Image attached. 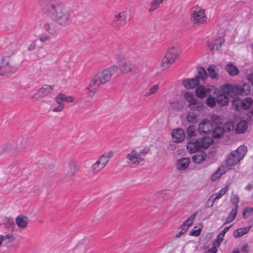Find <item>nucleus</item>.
Here are the masks:
<instances>
[{"instance_id": "1", "label": "nucleus", "mask_w": 253, "mask_h": 253, "mask_svg": "<svg viewBox=\"0 0 253 253\" xmlns=\"http://www.w3.org/2000/svg\"><path fill=\"white\" fill-rule=\"evenodd\" d=\"M40 6L59 26L65 27L71 24V13L61 0H41Z\"/></svg>"}, {"instance_id": "2", "label": "nucleus", "mask_w": 253, "mask_h": 253, "mask_svg": "<svg viewBox=\"0 0 253 253\" xmlns=\"http://www.w3.org/2000/svg\"><path fill=\"white\" fill-rule=\"evenodd\" d=\"M119 68V67L117 65H112L98 72L92 78L90 83L86 88L88 90V96H93L100 85L110 81L113 75L118 72Z\"/></svg>"}, {"instance_id": "3", "label": "nucleus", "mask_w": 253, "mask_h": 253, "mask_svg": "<svg viewBox=\"0 0 253 253\" xmlns=\"http://www.w3.org/2000/svg\"><path fill=\"white\" fill-rule=\"evenodd\" d=\"M220 89L223 94L216 96V102L221 106H224L229 101V99L225 94L230 96L247 95L250 93L251 85L249 83H245L242 85L226 84L222 85Z\"/></svg>"}, {"instance_id": "4", "label": "nucleus", "mask_w": 253, "mask_h": 253, "mask_svg": "<svg viewBox=\"0 0 253 253\" xmlns=\"http://www.w3.org/2000/svg\"><path fill=\"white\" fill-rule=\"evenodd\" d=\"M19 65V61L15 55L3 56L1 58L0 65V75L8 76L14 73L17 71Z\"/></svg>"}, {"instance_id": "5", "label": "nucleus", "mask_w": 253, "mask_h": 253, "mask_svg": "<svg viewBox=\"0 0 253 253\" xmlns=\"http://www.w3.org/2000/svg\"><path fill=\"white\" fill-rule=\"evenodd\" d=\"M212 142L211 137L204 136L198 139H191L187 143V149L191 153L207 148Z\"/></svg>"}, {"instance_id": "6", "label": "nucleus", "mask_w": 253, "mask_h": 253, "mask_svg": "<svg viewBox=\"0 0 253 253\" xmlns=\"http://www.w3.org/2000/svg\"><path fill=\"white\" fill-rule=\"evenodd\" d=\"M247 152V148L245 145L240 146L236 150L232 151L226 160L227 166H233L239 163L243 159Z\"/></svg>"}, {"instance_id": "7", "label": "nucleus", "mask_w": 253, "mask_h": 253, "mask_svg": "<svg viewBox=\"0 0 253 253\" xmlns=\"http://www.w3.org/2000/svg\"><path fill=\"white\" fill-rule=\"evenodd\" d=\"M190 20L192 24L195 25L206 24L207 17L205 10L199 6L193 7L190 13Z\"/></svg>"}, {"instance_id": "8", "label": "nucleus", "mask_w": 253, "mask_h": 253, "mask_svg": "<svg viewBox=\"0 0 253 253\" xmlns=\"http://www.w3.org/2000/svg\"><path fill=\"white\" fill-rule=\"evenodd\" d=\"M179 54L177 49L174 46L171 47L162 59L160 64L161 69L162 70L167 69L175 62Z\"/></svg>"}, {"instance_id": "9", "label": "nucleus", "mask_w": 253, "mask_h": 253, "mask_svg": "<svg viewBox=\"0 0 253 253\" xmlns=\"http://www.w3.org/2000/svg\"><path fill=\"white\" fill-rule=\"evenodd\" d=\"M80 169L78 161L75 159H71L68 164L67 169L65 171V177L72 178L76 174Z\"/></svg>"}, {"instance_id": "10", "label": "nucleus", "mask_w": 253, "mask_h": 253, "mask_svg": "<svg viewBox=\"0 0 253 253\" xmlns=\"http://www.w3.org/2000/svg\"><path fill=\"white\" fill-rule=\"evenodd\" d=\"M129 17V13L126 11H124L116 15L114 20L111 23L113 27L116 29H119L121 27L124 26L126 23V21Z\"/></svg>"}, {"instance_id": "11", "label": "nucleus", "mask_w": 253, "mask_h": 253, "mask_svg": "<svg viewBox=\"0 0 253 253\" xmlns=\"http://www.w3.org/2000/svg\"><path fill=\"white\" fill-rule=\"evenodd\" d=\"M54 88V85L44 84L34 94L33 98L38 99L40 98L45 97L51 93Z\"/></svg>"}, {"instance_id": "12", "label": "nucleus", "mask_w": 253, "mask_h": 253, "mask_svg": "<svg viewBox=\"0 0 253 253\" xmlns=\"http://www.w3.org/2000/svg\"><path fill=\"white\" fill-rule=\"evenodd\" d=\"M128 162L133 165H139L140 163L144 161V158L139 155V154L135 149H132L130 153L126 156Z\"/></svg>"}, {"instance_id": "13", "label": "nucleus", "mask_w": 253, "mask_h": 253, "mask_svg": "<svg viewBox=\"0 0 253 253\" xmlns=\"http://www.w3.org/2000/svg\"><path fill=\"white\" fill-rule=\"evenodd\" d=\"M211 92L215 93V89L213 86L204 87L203 85H199L197 87L195 90L196 96L200 98H203L206 95H209Z\"/></svg>"}, {"instance_id": "14", "label": "nucleus", "mask_w": 253, "mask_h": 253, "mask_svg": "<svg viewBox=\"0 0 253 253\" xmlns=\"http://www.w3.org/2000/svg\"><path fill=\"white\" fill-rule=\"evenodd\" d=\"M213 126L211 122L208 120H204L199 125L198 131L201 134L206 135L211 132Z\"/></svg>"}, {"instance_id": "15", "label": "nucleus", "mask_w": 253, "mask_h": 253, "mask_svg": "<svg viewBox=\"0 0 253 253\" xmlns=\"http://www.w3.org/2000/svg\"><path fill=\"white\" fill-rule=\"evenodd\" d=\"M172 138L175 142H181L185 138V133L181 128L173 129L171 133Z\"/></svg>"}, {"instance_id": "16", "label": "nucleus", "mask_w": 253, "mask_h": 253, "mask_svg": "<svg viewBox=\"0 0 253 253\" xmlns=\"http://www.w3.org/2000/svg\"><path fill=\"white\" fill-rule=\"evenodd\" d=\"M74 99L71 96H66L63 93H59L55 97V101L58 105H64L63 102H72Z\"/></svg>"}, {"instance_id": "17", "label": "nucleus", "mask_w": 253, "mask_h": 253, "mask_svg": "<svg viewBox=\"0 0 253 253\" xmlns=\"http://www.w3.org/2000/svg\"><path fill=\"white\" fill-rule=\"evenodd\" d=\"M208 74L207 71L203 67H199L198 68V73L194 78L197 80V83L199 84L201 81L204 82L208 78Z\"/></svg>"}, {"instance_id": "18", "label": "nucleus", "mask_w": 253, "mask_h": 253, "mask_svg": "<svg viewBox=\"0 0 253 253\" xmlns=\"http://www.w3.org/2000/svg\"><path fill=\"white\" fill-rule=\"evenodd\" d=\"M197 215V212L193 213L181 226V233H185L188 227L193 224V220Z\"/></svg>"}, {"instance_id": "19", "label": "nucleus", "mask_w": 253, "mask_h": 253, "mask_svg": "<svg viewBox=\"0 0 253 253\" xmlns=\"http://www.w3.org/2000/svg\"><path fill=\"white\" fill-rule=\"evenodd\" d=\"M197 215V212L193 213L181 226V233H185L188 227L193 224V220Z\"/></svg>"}, {"instance_id": "20", "label": "nucleus", "mask_w": 253, "mask_h": 253, "mask_svg": "<svg viewBox=\"0 0 253 253\" xmlns=\"http://www.w3.org/2000/svg\"><path fill=\"white\" fill-rule=\"evenodd\" d=\"M44 30L50 35H55L58 31V27L53 22H46L44 24Z\"/></svg>"}, {"instance_id": "21", "label": "nucleus", "mask_w": 253, "mask_h": 253, "mask_svg": "<svg viewBox=\"0 0 253 253\" xmlns=\"http://www.w3.org/2000/svg\"><path fill=\"white\" fill-rule=\"evenodd\" d=\"M134 66L130 62H123L120 65V69L122 73L127 74L134 71Z\"/></svg>"}, {"instance_id": "22", "label": "nucleus", "mask_w": 253, "mask_h": 253, "mask_svg": "<svg viewBox=\"0 0 253 253\" xmlns=\"http://www.w3.org/2000/svg\"><path fill=\"white\" fill-rule=\"evenodd\" d=\"M204 103L196 100L194 103H191L188 105V108L193 111L200 112L203 109Z\"/></svg>"}, {"instance_id": "23", "label": "nucleus", "mask_w": 253, "mask_h": 253, "mask_svg": "<svg viewBox=\"0 0 253 253\" xmlns=\"http://www.w3.org/2000/svg\"><path fill=\"white\" fill-rule=\"evenodd\" d=\"M28 222V218L22 215H18L15 219L16 224L21 229L25 228L27 225Z\"/></svg>"}, {"instance_id": "24", "label": "nucleus", "mask_w": 253, "mask_h": 253, "mask_svg": "<svg viewBox=\"0 0 253 253\" xmlns=\"http://www.w3.org/2000/svg\"><path fill=\"white\" fill-rule=\"evenodd\" d=\"M248 128L247 121L244 120L240 121L237 123L235 128V131L237 134L243 133Z\"/></svg>"}, {"instance_id": "25", "label": "nucleus", "mask_w": 253, "mask_h": 253, "mask_svg": "<svg viewBox=\"0 0 253 253\" xmlns=\"http://www.w3.org/2000/svg\"><path fill=\"white\" fill-rule=\"evenodd\" d=\"M252 226H248L247 227L240 228L235 230L234 232L233 236L235 238H237L243 236V235L247 234L251 228Z\"/></svg>"}, {"instance_id": "26", "label": "nucleus", "mask_w": 253, "mask_h": 253, "mask_svg": "<svg viewBox=\"0 0 253 253\" xmlns=\"http://www.w3.org/2000/svg\"><path fill=\"white\" fill-rule=\"evenodd\" d=\"M182 84L187 89L194 88L197 86L199 84L197 83V80H195L194 78L189 79H186L183 81Z\"/></svg>"}, {"instance_id": "27", "label": "nucleus", "mask_w": 253, "mask_h": 253, "mask_svg": "<svg viewBox=\"0 0 253 253\" xmlns=\"http://www.w3.org/2000/svg\"><path fill=\"white\" fill-rule=\"evenodd\" d=\"M190 160L188 158H183L178 160L177 162V168L179 170L185 169L189 165Z\"/></svg>"}, {"instance_id": "28", "label": "nucleus", "mask_w": 253, "mask_h": 253, "mask_svg": "<svg viewBox=\"0 0 253 253\" xmlns=\"http://www.w3.org/2000/svg\"><path fill=\"white\" fill-rule=\"evenodd\" d=\"M114 152L113 151H109L106 153L102 155L98 159L102 165L105 167L107 164L108 163L109 160L113 157Z\"/></svg>"}, {"instance_id": "29", "label": "nucleus", "mask_w": 253, "mask_h": 253, "mask_svg": "<svg viewBox=\"0 0 253 253\" xmlns=\"http://www.w3.org/2000/svg\"><path fill=\"white\" fill-rule=\"evenodd\" d=\"M163 0H153L150 2L148 9L149 12L151 13L157 10L163 3Z\"/></svg>"}, {"instance_id": "30", "label": "nucleus", "mask_w": 253, "mask_h": 253, "mask_svg": "<svg viewBox=\"0 0 253 253\" xmlns=\"http://www.w3.org/2000/svg\"><path fill=\"white\" fill-rule=\"evenodd\" d=\"M228 186L226 185L224 187L221 188L217 193H215L211 196V198L212 199V203L211 206L213 205L214 202L220 199L223 195H224L228 190Z\"/></svg>"}, {"instance_id": "31", "label": "nucleus", "mask_w": 253, "mask_h": 253, "mask_svg": "<svg viewBox=\"0 0 253 253\" xmlns=\"http://www.w3.org/2000/svg\"><path fill=\"white\" fill-rule=\"evenodd\" d=\"M207 158V155L204 152H201L199 154L194 155L192 157L193 161L194 163L200 164L203 162Z\"/></svg>"}, {"instance_id": "32", "label": "nucleus", "mask_w": 253, "mask_h": 253, "mask_svg": "<svg viewBox=\"0 0 253 253\" xmlns=\"http://www.w3.org/2000/svg\"><path fill=\"white\" fill-rule=\"evenodd\" d=\"M224 132L223 127L219 126H215L211 131V135L213 138H219L221 137Z\"/></svg>"}, {"instance_id": "33", "label": "nucleus", "mask_w": 253, "mask_h": 253, "mask_svg": "<svg viewBox=\"0 0 253 253\" xmlns=\"http://www.w3.org/2000/svg\"><path fill=\"white\" fill-rule=\"evenodd\" d=\"M207 70L209 72V76L212 79H217V77L218 76V72L217 70H216V67L215 65H210Z\"/></svg>"}, {"instance_id": "34", "label": "nucleus", "mask_w": 253, "mask_h": 253, "mask_svg": "<svg viewBox=\"0 0 253 253\" xmlns=\"http://www.w3.org/2000/svg\"><path fill=\"white\" fill-rule=\"evenodd\" d=\"M225 70L231 76L237 75L239 72L237 68L232 64H227L225 67Z\"/></svg>"}, {"instance_id": "35", "label": "nucleus", "mask_w": 253, "mask_h": 253, "mask_svg": "<svg viewBox=\"0 0 253 253\" xmlns=\"http://www.w3.org/2000/svg\"><path fill=\"white\" fill-rule=\"evenodd\" d=\"M170 107L174 111H179L182 109L183 103L182 101H174L170 103Z\"/></svg>"}, {"instance_id": "36", "label": "nucleus", "mask_w": 253, "mask_h": 253, "mask_svg": "<svg viewBox=\"0 0 253 253\" xmlns=\"http://www.w3.org/2000/svg\"><path fill=\"white\" fill-rule=\"evenodd\" d=\"M104 167L102 165L98 159L94 163L91 167V171L93 173H97L104 169Z\"/></svg>"}, {"instance_id": "37", "label": "nucleus", "mask_w": 253, "mask_h": 253, "mask_svg": "<svg viewBox=\"0 0 253 253\" xmlns=\"http://www.w3.org/2000/svg\"><path fill=\"white\" fill-rule=\"evenodd\" d=\"M226 172L224 167H220L213 173L211 177L212 181H214L218 178L221 175L224 174Z\"/></svg>"}, {"instance_id": "38", "label": "nucleus", "mask_w": 253, "mask_h": 253, "mask_svg": "<svg viewBox=\"0 0 253 253\" xmlns=\"http://www.w3.org/2000/svg\"><path fill=\"white\" fill-rule=\"evenodd\" d=\"M242 100L238 97H235L232 101V106L233 108L236 110L239 111L241 109Z\"/></svg>"}, {"instance_id": "39", "label": "nucleus", "mask_w": 253, "mask_h": 253, "mask_svg": "<svg viewBox=\"0 0 253 253\" xmlns=\"http://www.w3.org/2000/svg\"><path fill=\"white\" fill-rule=\"evenodd\" d=\"M253 102V100L251 97H247L245 99L242 100L241 109H249Z\"/></svg>"}, {"instance_id": "40", "label": "nucleus", "mask_w": 253, "mask_h": 253, "mask_svg": "<svg viewBox=\"0 0 253 253\" xmlns=\"http://www.w3.org/2000/svg\"><path fill=\"white\" fill-rule=\"evenodd\" d=\"M160 89V86L158 84L152 86L147 92L145 93V96L148 97L152 95L156 94Z\"/></svg>"}, {"instance_id": "41", "label": "nucleus", "mask_w": 253, "mask_h": 253, "mask_svg": "<svg viewBox=\"0 0 253 253\" xmlns=\"http://www.w3.org/2000/svg\"><path fill=\"white\" fill-rule=\"evenodd\" d=\"M198 115L193 112H189L186 115V120L190 124H195L198 121Z\"/></svg>"}, {"instance_id": "42", "label": "nucleus", "mask_w": 253, "mask_h": 253, "mask_svg": "<svg viewBox=\"0 0 253 253\" xmlns=\"http://www.w3.org/2000/svg\"><path fill=\"white\" fill-rule=\"evenodd\" d=\"M13 231H8V232H4L2 235L3 241H6L7 243L12 242L14 240V237L13 236Z\"/></svg>"}, {"instance_id": "43", "label": "nucleus", "mask_w": 253, "mask_h": 253, "mask_svg": "<svg viewBox=\"0 0 253 253\" xmlns=\"http://www.w3.org/2000/svg\"><path fill=\"white\" fill-rule=\"evenodd\" d=\"M237 213V209H233L229 213L224 224H227L232 221L235 218Z\"/></svg>"}, {"instance_id": "44", "label": "nucleus", "mask_w": 253, "mask_h": 253, "mask_svg": "<svg viewBox=\"0 0 253 253\" xmlns=\"http://www.w3.org/2000/svg\"><path fill=\"white\" fill-rule=\"evenodd\" d=\"M253 214V207H246L244 209L243 211V217L244 219L249 218L251 215Z\"/></svg>"}, {"instance_id": "45", "label": "nucleus", "mask_w": 253, "mask_h": 253, "mask_svg": "<svg viewBox=\"0 0 253 253\" xmlns=\"http://www.w3.org/2000/svg\"><path fill=\"white\" fill-rule=\"evenodd\" d=\"M184 98L188 102V104L194 103L197 100L194 94L190 92L185 93Z\"/></svg>"}, {"instance_id": "46", "label": "nucleus", "mask_w": 253, "mask_h": 253, "mask_svg": "<svg viewBox=\"0 0 253 253\" xmlns=\"http://www.w3.org/2000/svg\"><path fill=\"white\" fill-rule=\"evenodd\" d=\"M224 42V39L221 37H219L215 40L214 44L211 48V50H212L214 48L218 50Z\"/></svg>"}, {"instance_id": "47", "label": "nucleus", "mask_w": 253, "mask_h": 253, "mask_svg": "<svg viewBox=\"0 0 253 253\" xmlns=\"http://www.w3.org/2000/svg\"><path fill=\"white\" fill-rule=\"evenodd\" d=\"M220 246V242L218 240H214L212 242V247L208 251V253H216L217 247Z\"/></svg>"}, {"instance_id": "48", "label": "nucleus", "mask_w": 253, "mask_h": 253, "mask_svg": "<svg viewBox=\"0 0 253 253\" xmlns=\"http://www.w3.org/2000/svg\"><path fill=\"white\" fill-rule=\"evenodd\" d=\"M209 95V97L207 98L206 100L207 104L209 106L213 107L215 105L216 100L215 98L213 97H212L210 94Z\"/></svg>"}, {"instance_id": "49", "label": "nucleus", "mask_w": 253, "mask_h": 253, "mask_svg": "<svg viewBox=\"0 0 253 253\" xmlns=\"http://www.w3.org/2000/svg\"><path fill=\"white\" fill-rule=\"evenodd\" d=\"M231 202L234 207V209H238L239 198L237 194L233 195L231 196Z\"/></svg>"}, {"instance_id": "50", "label": "nucleus", "mask_w": 253, "mask_h": 253, "mask_svg": "<svg viewBox=\"0 0 253 253\" xmlns=\"http://www.w3.org/2000/svg\"><path fill=\"white\" fill-rule=\"evenodd\" d=\"M187 133L190 138L195 136L196 129L193 126H189L187 129Z\"/></svg>"}, {"instance_id": "51", "label": "nucleus", "mask_w": 253, "mask_h": 253, "mask_svg": "<svg viewBox=\"0 0 253 253\" xmlns=\"http://www.w3.org/2000/svg\"><path fill=\"white\" fill-rule=\"evenodd\" d=\"M15 223L12 219H9L5 224V227L7 228L8 231H13Z\"/></svg>"}, {"instance_id": "52", "label": "nucleus", "mask_w": 253, "mask_h": 253, "mask_svg": "<svg viewBox=\"0 0 253 253\" xmlns=\"http://www.w3.org/2000/svg\"><path fill=\"white\" fill-rule=\"evenodd\" d=\"M13 144L11 143H6L2 145V150L3 152H8L13 150Z\"/></svg>"}, {"instance_id": "53", "label": "nucleus", "mask_w": 253, "mask_h": 253, "mask_svg": "<svg viewBox=\"0 0 253 253\" xmlns=\"http://www.w3.org/2000/svg\"><path fill=\"white\" fill-rule=\"evenodd\" d=\"M224 130H226L228 131H230L231 130H233L234 129V125L232 122H227L225 125L224 127L223 128Z\"/></svg>"}, {"instance_id": "54", "label": "nucleus", "mask_w": 253, "mask_h": 253, "mask_svg": "<svg viewBox=\"0 0 253 253\" xmlns=\"http://www.w3.org/2000/svg\"><path fill=\"white\" fill-rule=\"evenodd\" d=\"M150 151V148L148 147H146L142 149L138 153L139 154V155L143 158V157L145 156L146 155L149 153Z\"/></svg>"}, {"instance_id": "55", "label": "nucleus", "mask_w": 253, "mask_h": 253, "mask_svg": "<svg viewBox=\"0 0 253 253\" xmlns=\"http://www.w3.org/2000/svg\"><path fill=\"white\" fill-rule=\"evenodd\" d=\"M117 60L118 62H120L122 60L125 58V53L123 51H119L117 53Z\"/></svg>"}, {"instance_id": "56", "label": "nucleus", "mask_w": 253, "mask_h": 253, "mask_svg": "<svg viewBox=\"0 0 253 253\" xmlns=\"http://www.w3.org/2000/svg\"><path fill=\"white\" fill-rule=\"evenodd\" d=\"M253 120V109H252L247 114V121H252Z\"/></svg>"}, {"instance_id": "57", "label": "nucleus", "mask_w": 253, "mask_h": 253, "mask_svg": "<svg viewBox=\"0 0 253 253\" xmlns=\"http://www.w3.org/2000/svg\"><path fill=\"white\" fill-rule=\"evenodd\" d=\"M201 233V229L199 228L197 230L192 229L190 233V235L198 236Z\"/></svg>"}, {"instance_id": "58", "label": "nucleus", "mask_w": 253, "mask_h": 253, "mask_svg": "<svg viewBox=\"0 0 253 253\" xmlns=\"http://www.w3.org/2000/svg\"><path fill=\"white\" fill-rule=\"evenodd\" d=\"M64 105H58L52 109V111L54 112H60L63 110Z\"/></svg>"}, {"instance_id": "59", "label": "nucleus", "mask_w": 253, "mask_h": 253, "mask_svg": "<svg viewBox=\"0 0 253 253\" xmlns=\"http://www.w3.org/2000/svg\"><path fill=\"white\" fill-rule=\"evenodd\" d=\"M37 47V43L35 41H33L28 46L29 51H33L36 49Z\"/></svg>"}, {"instance_id": "60", "label": "nucleus", "mask_w": 253, "mask_h": 253, "mask_svg": "<svg viewBox=\"0 0 253 253\" xmlns=\"http://www.w3.org/2000/svg\"><path fill=\"white\" fill-rule=\"evenodd\" d=\"M232 225H230V226H229L228 227H226L224 228V229L220 232L221 236H224V234L227 232H228V231L229 230V228L231 227Z\"/></svg>"}, {"instance_id": "61", "label": "nucleus", "mask_w": 253, "mask_h": 253, "mask_svg": "<svg viewBox=\"0 0 253 253\" xmlns=\"http://www.w3.org/2000/svg\"><path fill=\"white\" fill-rule=\"evenodd\" d=\"M241 251L243 252L248 253L249 252V246L247 244H245L242 248Z\"/></svg>"}, {"instance_id": "62", "label": "nucleus", "mask_w": 253, "mask_h": 253, "mask_svg": "<svg viewBox=\"0 0 253 253\" xmlns=\"http://www.w3.org/2000/svg\"><path fill=\"white\" fill-rule=\"evenodd\" d=\"M247 79L253 85V73L249 74Z\"/></svg>"}, {"instance_id": "63", "label": "nucleus", "mask_w": 253, "mask_h": 253, "mask_svg": "<svg viewBox=\"0 0 253 253\" xmlns=\"http://www.w3.org/2000/svg\"><path fill=\"white\" fill-rule=\"evenodd\" d=\"M49 39V37L47 35L43 36L40 38V41L42 42H44Z\"/></svg>"}, {"instance_id": "64", "label": "nucleus", "mask_w": 253, "mask_h": 253, "mask_svg": "<svg viewBox=\"0 0 253 253\" xmlns=\"http://www.w3.org/2000/svg\"><path fill=\"white\" fill-rule=\"evenodd\" d=\"M212 120L214 122L216 121V123L217 124H219V123H221V121H220V120L217 117V116H213L212 117Z\"/></svg>"}]
</instances>
